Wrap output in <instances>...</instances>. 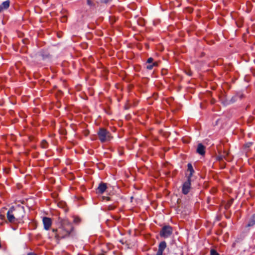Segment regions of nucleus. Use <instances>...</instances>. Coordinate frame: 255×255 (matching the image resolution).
Returning <instances> with one entry per match:
<instances>
[{
  "mask_svg": "<svg viewBox=\"0 0 255 255\" xmlns=\"http://www.w3.org/2000/svg\"><path fill=\"white\" fill-rule=\"evenodd\" d=\"M73 230L74 228L71 223L67 220H62L58 228L53 229L52 232L54 234V238L58 244L61 240L69 237Z\"/></svg>",
  "mask_w": 255,
  "mask_h": 255,
  "instance_id": "nucleus-1",
  "label": "nucleus"
},
{
  "mask_svg": "<svg viewBox=\"0 0 255 255\" xmlns=\"http://www.w3.org/2000/svg\"><path fill=\"white\" fill-rule=\"evenodd\" d=\"M97 134L99 139L102 143L108 142L113 138L110 132L105 128H100Z\"/></svg>",
  "mask_w": 255,
  "mask_h": 255,
  "instance_id": "nucleus-2",
  "label": "nucleus"
},
{
  "mask_svg": "<svg viewBox=\"0 0 255 255\" xmlns=\"http://www.w3.org/2000/svg\"><path fill=\"white\" fill-rule=\"evenodd\" d=\"M12 213L18 222L20 221L23 217L24 215V208L22 207H18L14 208L13 207L10 208Z\"/></svg>",
  "mask_w": 255,
  "mask_h": 255,
  "instance_id": "nucleus-3",
  "label": "nucleus"
},
{
  "mask_svg": "<svg viewBox=\"0 0 255 255\" xmlns=\"http://www.w3.org/2000/svg\"><path fill=\"white\" fill-rule=\"evenodd\" d=\"M173 233V228L169 225L164 226L161 229L159 235L161 237L167 238L170 236Z\"/></svg>",
  "mask_w": 255,
  "mask_h": 255,
  "instance_id": "nucleus-4",
  "label": "nucleus"
},
{
  "mask_svg": "<svg viewBox=\"0 0 255 255\" xmlns=\"http://www.w3.org/2000/svg\"><path fill=\"white\" fill-rule=\"evenodd\" d=\"M191 179L187 178L186 181L182 185V192L184 195H187L190 191L191 189Z\"/></svg>",
  "mask_w": 255,
  "mask_h": 255,
  "instance_id": "nucleus-5",
  "label": "nucleus"
},
{
  "mask_svg": "<svg viewBox=\"0 0 255 255\" xmlns=\"http://www.w3.org/2000/svg\"><path fill=\"white\" fill-rule=\"evenodd\" d=\"M7 221L11 224H17L19 222L18 220L16 219L15 216H14V214L12 213V211L9 210L7 211L6 214Z\"/></svg>",
  "mask_w": 255,
  "mask_h": 255,
  "instance_id": "nucleus-6",
  "label": "nucleus"
},
{
  "mask_svg": "<svg viewBox=\"0 0 255 255\" xmlns=\"http://www.w3.org/2000/svg\"><path fill=\"white\" fill-rule=\"evenodd\" d=\"M42 222L44 229L47 231L50 230L52 223L51 219L49 217H44L42 219Z\"/></svg>",
  "mask_w": 255,
  "mask_h": 255,
  "instance_id": "nucleus-7",
  "label": "nucleus"
},
{
  "mask_svg": "<svg viewBox=\"0 0 255 255\" xmlns=\"http://www.w3.org/2000/svg\"><path fill=\"white\" fill-rule=\"evenodd\" d=\"M107 189V184L104 182H101L96 189V193L102 194H103Z\"/></svg>",
  "mask_w": 255,
  "mask_h": 255,
  "instance_id": "nucleus-8",
  "label": "nucleus"
},
{
  "mask_svg": "<svg viewBox=\"0 0 255 255\" xmlns=\"http://www.w3.org/2000/svg\"><path fill=\"white\" fill-rule=\"evenodd\" d=\"M166 248V243L165 241H162L160 243L158 246V249L156 253V255H162L163 252L165 249Z\"/></svg>",
  "mask_w": 255,
  "mask_h": 255,
  "instance_id": "nucleus-9",
  "label": "nucleus"
},
{
  "mask_svg": "<svg viewBox=\"0 0 255 255\" xmlns=\"http://www.w3.org/2000/svg\"><path fill=\"white\" fill-rule=\"evenodd\" d=\"M197 152L201 155H204L205 153V147L202 143H199L196 150Z\"/></svg>",
  "mask_w": 255,
  "mask_h": 255,
  "instance_id": "nucleus-10",
  "label": "nucleus"
},
{
  "mask_svg": "<svg viewBox=\"0 0 255 255\" xmlns=\"http://www.w3.org/2000/svg\"><path fill=\"white\" fill-rule=\"evenodd\" d=\"M10 1L9 0H7L3 1L0 5V13L4 10L7 9L9 6Z\"/></svg>",
  "mask_w": 255,
  "mask_h": 255,
  "instance_id": "nucleus-11",
  "label": "nucleus"
},
{
  "mask_svg": "<svg viewBox=\"0 0 255 255\" xmlns=\"http://www.w3.org/2000/svg\"><path fill=\"white\" fill-rule=\"evenodd\" d=\"M188 169L187 170L190 172V174L187 176V178L191 179L192 176L194 172V169L193 168L192 165L191 163H189L187 165Z\"/></svg>",
  "mask_w": 255,
  "mask_h": 255,
  "instance_id": "nucleus-12",
  "label": "nucleus"
},
{
  "mask_svg": "<svg viewBox=\"0 0 255 255\" xmlns=\"http://www.w3.org/2000/svg\"><path fill=\"white\" fill-rule=\"evenodd\" d=\"M157 66V63L156 62H155L153 63H146V69L148 70H151L154 66Z\"/></svg>",
  "mask_w": 255,
  "mask_h": 255,
  "instance_id": "nucleus-13",
  "label": "nucleus"
},
{
  "mask_svg": "<svg viewBox=\"0 0 255 255\" xmlns=\"http://www.w3.org/2000/svg\"><path fill=\"white\" fill-rule=\"evenodd\" d=\"M7 221L5 219L4 215L0 214V226H2L4 223Z\"/></svg>",
  "mask_w": 255,
  "mask_h": 255,
  "instance_id": "nucleus-14",
  "label": "nucleus"
},
{
  "mask_svg": "<svg viewBox=\"0 0 255 255\" xmlns=\"http://www.w3.org/2000/svg\"><path fill=\"white\" fill-rule=\"evenodd\" d=\"M41 147L43 148H47L48 147V143L45 140H42L41 142Z\"/></svg>",
  "mask_w": 255,
  "mask_h": 255,
  "instance_id": "nucleus-15",
  "label": "nucleus"
},
{
  "mask_svg": "<svg viewBox=\"0 0 255 255\" xmlns=\"http://www.w3.org/2000/svg\"><path fill=\"white\" fill-rule=\"evenodd\" d=\"M255 224V215H253L252 217L251 221L248 223V226H253Z\"/></svg>",
  "mask_w": 255,
  "mask_h": 255,
  "instance_id": "nucleus-16",
  "label": "nucleus"
},
{
  "mask_svg": "<svg viewBox=\"0 0 255 255\" xmlns=\"http://www.w3.org/2000/svg\"><path fill=\"white\" fill-rule=\"evenodd\" d=\"M117 206L114 205H110L107 208V210L109 211L113 210L116 208Z\"/></svg>",
  "mask_w": 255,
  "mask_h": 255,
  "instance_id": "nucleus-17",
  "label": "nucleus"
},
{
  "mask_svg": "<svg viewBox=\"0 0 255 255\" xmlns=\"http://www.w3.org/2000/svg\"><path fill=\"white\" fill-rule=\"evenodd\" d=\"M233 201V199L230 200L228 202V203H227V204L225 206V208L226 209H227V208H229V207L231 206V205L232 204Z\"/></svg>",
  "mask_w": 255,
  "mask_h": 255,
  "instance_id": "nucleus-18",
  "label": "nucleus"
},
{
  "mask_svg": "<svg viewBox=\"0 0 255 255\" xmlns=\"http://www.w3.org/2000/svg\"><path fill=\"white\" fill-rule=\"evenodd\" d=\"M210 255H219V254L214 250H211Z\"/></svg>",
  "mask_w": 255,
  "mask_h": 255,
  "instance_id": "nucleus-19",
  "label": "nucleus"
},
{
  "mask_svg": "<svg viewBox=\"0 0 255 255\" xmlns=\"http://www.w3.org/2000/svg\"><path fill=\"white\" fill-rule=\"evenodd\" d=\"M239 97L240 99H242L244 97V95L241 93L238 94L237 96H235V98Z\"/></svg>",
  "mask_w": 255,
  "mask_h": 255,
  "instance_id": "nucleus-20",
  "label": "nucleus"
},
{
  "mask_svg": "<svg viewBox=\"0 0 255 255\" xmlns=\"http://www.w3.org/2000/svg\"><path fill=\"white\" fill-rule=\"evenodd\" d=\"M153 59L152 58H149L147 60V62L146 63H148V64H150V63H153Z\"/></svg>",
  "mask_w": 255,
  "mask_h": 255,
  "instance_id": "nucleus-21",
  "label": "nucleus"
},
{
  "mask_svg": "<svg viewBox=\"0 0 255 255\" xmlns=\"http://www.w3.org/2000/svg\"><path fill=\"white\" fill-rule=\"evenodd\" d=\"M74 222L76 223H78L80 222V219L79 218H75L74 220Z\"/></svg>",
  "mask_w": 255,
  "mask_h": 255,
  "instance_id": "nucleus-22",
  "label": "nucleus"
},
{
  "mask_svg": "<svg viewBox=\"0 0 255 255\" xmlns=\"http://www.w3.org/2000/svg\"><path fill=\"white\" fill-rule=\"evenodd\" d=\"M93 2L91 0H87V4L89 5H91L92 4Z\"/></svg>",
  "mask_w": 255,
  "mask_h": 255,
  "instance_id": "nucleus-23",
  "label": "nucleus"
},
{
  "mask_svg": "<svg viewBox=\"0 0 255 255\" xmlns=\"http://www.w3.org/2000/svg\"><path fill=\"white\" fill-rule=\"evenodd\" d=\"M103 199H106L107 201H109L111 199L109 197H103Z\"/></svg>",
  "mask_w": 255,
  "mask_h": 255,
  "instance_id": "nucleus-24",
  "label": "nucleus"
},
{
  "mask_svg": "<svg viewBox=\"0 0 255 255\" xmlns=\"http://www.w3.org/2000/svg\"><path fill=\"white\" fill-rule=\"evenodd\" d=\"M27 255H37L34 253H29L27 254Z\"/></svg>",
  "mask_w": 255,
  "mask_h": 255,
  "instance_id": "nucleus-25",
  "label": "nucleus"
},
{
  "mask_svg": "<svg viewBox=\"0 0 255 255\" xmlns=\"http://www.w3.org/2000/svg\"><path fill=\"white\" fill-rule=\"evenodd\" d=\"M250 144H251V143H249L247 144L248 146L249 147Z\"/></svg>",
  "mask_w": 255,
  "mask_h": 255,
  "instance_id": "nucleus-26",
  "label": "nucleus"
},
{
  "mask_svg": "<svg viewBox=\"0 0 255 255\" xmlns=\"http://www.w3.org/2000/svg\"><path fill=\"white\" fill-rule=\"evenodd\" d=\"M98 255H105L104 254H100Z\"/></svg>",
  "mask_w": 255,
  "mask_h": 255,
  "instance_id": "nucleus-27",
  "label": "nucleus"
}]
</instances>
